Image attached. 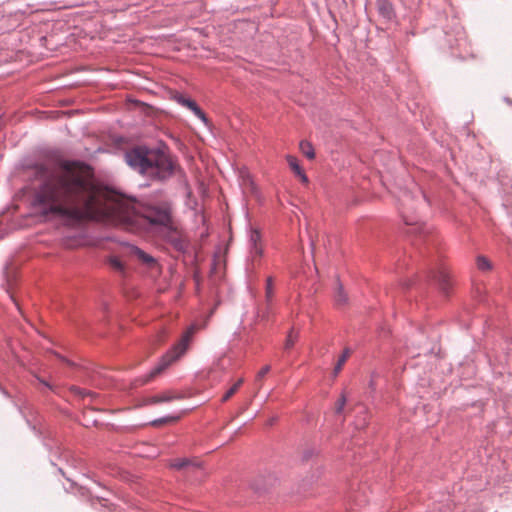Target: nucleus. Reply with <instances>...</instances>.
Returning a JSON list of instances; mask_svg holds the SVG:
<instances>
[{
    "label": "nucleus",
    "instance_id": "nucleus-4",
    "mask_svg": "<svg viewBox=\"0 0 512 512\" xmlns=\"http://www.w3.org/2000/svg\"><path fill=\"white\" fill-rule=\"evenodd\" d=\"M178 103L190 109L198 118H200L203 122L207 123L208 119L205 113L199 108L195 101L185 98L182 95L177 97Z\"/></svg>",
    "mask_w": 512,
    "mask_h": 512
},
{
    "label": "nucleus",
    "instance_id": "nucleus-15",
    "mask_svg": "<svg viewBox=\"0 0 512 512\" xmlns=\"http://www.w3.org/2000/svg\"><path fill=\"white\" fill-rule=\"evenodd\" d=\"M266 299L270 301L274 295L273 278L268 277L266 281Z\"/></svg>",
    "mask_w": 512,
    "mask_h": 512
},
{
    "label": "nucleus",
    "instance_id": "nucleus-11",
    "mask_svg": "<svg viewBox=\"0 0 512 512\" xmlns=\"http://www.w3.org/2000/svg\"><path fill=\"white\" fill-rule=\"evenodd\" d=\"M132 254L147 264L154 262L151 256H149L148 254H146L144 251L137 247L132 248Z\"/></svg>",
    "mask_w": 512,
    "mask_h": 512
},
{
    "label": "nucleus",
    "instance_id": "nucleus-20",
    "mask_svg": "<svg viewBox=\"0 0 512 512\" xmlns=\"http://www.w3.org/2000/svg\"><path fill=\"white\" fill-rule=\"evenodd\" d=\"M383 14H385L387 17H391L392 9L391 6L388 3H383L380 7Z\"/></svg>",
    "mask_w": 512,
    "mask_h": 512
},
{
    "label": "nucleus",
    "instance_id": "nucleus-13",
    "mask_svg": "<svg viewBox=\"0 0 512 512\" xmlns=\"http://www.w3.org/2000/svg\"><path fill=\"white\" fill-rule=\"evenodd\" d=\"M477 268L481 271H488L491 269V263L484 256H479L477 257Z\"/></svg>",
    "mask_w": 512,
    "mask_h": 512
},
{
    "label": "nucleus",
    "instance_id": "nucleus-19",
    "mask_svg": "<svg viewBox=\"0 0 512 512\" xmlns=\"http://www.w3.org/2000/svg\"><path fill=\"white\" fill-rule=\"evenodd\" d=\"M345 403H346V398L342 395L338 399V401L335 403V412L338 414L341 413L343 411Z\"/></svg>",
    "mask_w": 512,
    "mask_h": 512
},
{
    "label": "nucleus",
    "instance_id": "nucleus-12",
    "mask_svg": "<svg viewBox=\"0 0 512 512\" xmlns=\"http://www.w3.org/2000/svg\"><path fill=\"white\" fill-rule=\"evenodd\" d=\"M243 384V379H239L222 397V402L228 401Z\"/></svg>",
    "mask_w": 512,
    "mask_h": 512
},
{
    "label": "nucleus",
    "instance_id": "nucleus-10",
    "mask_svg": "<svg viewBox=\"0 0 512 512\" xmlns=\"http://www.w3.org/2000/svg\"><path fill=\"white\" fill-rule=\"evenodd\" d=\"M350 354H351V351L348 348H346L343 351L342 355L339 357V359L337 361V364H336V366L334 368V374L335 375H337L341 371L343 365L345 364V362L349 358Z\"/></svg>",
    "mask_w": 512,
    "mask_h": 512
},
{
    "label": "nucleus",
    "instance_id": "nucleus-8",
    "mask_svg": "<svg viewBox=\"0 0 512 512\" xmlns=\"http://www.w3.org/2000/svg\"><path fill=\"white\" fill-rule=\"evenodd\" d=\"M434 277L438 281L440 288L444 292H447L450 285L448 272L445 269H441L436 273Z\"/></svg>",
    "mask_w": 512,
    "mask_h": 512
},
{
    "label": "nucleus",
    "instance_id": "nucleus-16",
    "mask_svg": "<svg viewBox=\"0 0 512 512\" xmlns=\"http://www.w3.org/2000/svg\"><path fill=\"white\" fill-rule=\"evenodd\" d=\"M178 419H179V417H174V416L164 417V418H160V419L154 420L152 422V425L153 426H160V425H163V424H166V423L176 422Z\"/></svg>",
    "mask_w": 512,
    "mask_h": 512
},
{
    "label": "nucleus",
    "instance_id": "nucleus-18",
    "mask_svg": "<svg viewBox=\"0 0 512 512\" xmlns=\"http://www.w3.org/2000/svg\"><path fill=\"white\" fill-rule=\"evenodd\" d=\"M188 464H190L189 460H187V459H178V460L173 461L171 463V466L173 468H176V469H182L185 466H187Z\"/></svg>",
    "mask_w": 512,
    "mask_h": 512
},
{
    "label": "nucleus",
    "instance_id": "nucleus-2",
    "mask_svg": "<svg viewBox=\"0 0 512 512\" xmlns=\"http://www.w3.org/2000/svg\"><path fill=\"white\" fill-rule=\"evenodd\" d=\"M126 163L152 179L164 180L173 175L176 164L171 157L159 149L137 146L125 153Z\"/></svg>",
    "mask_w": 512,
    "mask_h": 512
},
{
    "label": "nucleus",
    "instance_id": "nucleus-7",
    "mask_svg": "<svg viewBox=\"0 0 512 512\" xmlns=\"http://www.w3.org/2000/svg\"><path fill=\"white\" fill-rule=\"evenodd\" d=\"M178 398H180V396H178L177 394L170 392V391H166L160 395H156V396L149 398L147 400V403L148 404H158V403H162V402H169V401H172V400L178 399Z\"/></svg>",
    "mask_w": 512,
    "mask_h": 512
},
{
    "label": "nucleus",
    "instance_id": "nucleus-14",
    "mask_svg": "<svg viewBox=\"0 0 512 512\" xmlns=\"http://www.w3.org/2000/svg\"><path fill=\"white\" fill-rule=\"evenodd\" d=\"M298 334L294 332V330H291L289 334L287 335L286 341H285V349L289 350L291 349L295 342L297 341Z\"/></svg>",
    "mask_w": 512,
    "mask_h": 512
},
{
    "label": "nucleus",
    "instance_id": "nucleus-6",
    "mask_svg": "<svg viewBox=\"0 0 512 512\" xmlns=\"http://www.w3.org/2000/svg\"><path fill=\"white\" fill-rule=\"evenodd\" d=\"M286 160L289 164V167L292 169V171L300 177L301 181L303 183H308V178L306 174L304 173L303 169L300 167L298 159L294 156L288 155L286 157Z\"/></svg>",
    "mask_w": 512,
    "mask_h": 512
},
{
    "label": "nucleus",
    "instance_id": "nucleus-17",
    "mask_svg": "<svg viewBox=\"0 0 512 512\" xmlns=\"http://www.w3.org/2000/svg\"><path fill=\"white\" fill-rule=\"evenodd\" d=\"M346 300H347V298L343 292V289H342L341 285H339L337 293H336V302L338 305H343L346 303Z\"/></svg>",
    "mask_w": 512,
    "mask_h": 512
},
{
    "label": "nucleus",
    "instance_id": "nucleus-22",
    "mask_svg": "<svg viewBox=\"0 0 512 512\" xmlns=\"http://www.w3.org/2000/svg\"><path fill=\"white\" fill-rule=\"evenodd\" d=\"M110 264L113 268L118 269V270H121L123 267L121 261L118 258H111Z\"/></svg>",
    "mask_w": 512,
    "mask_h": 512
},
{
    "label": "nucleus",
    "instance_id": "nucleus-9",
    "mask_svg": "<svg viewBox=\"0 0 512 512\" xmlns=\"http://www.w3.org/2000/svg\"><path fill=\"white\" fill-rule=\"evenodd\" d=\"M299 149L308 159L312 160L315 158L314 148L310 142L306 140L301 141L299 144Z\"/></svg>",
    "mask_w": 512,
    "mask_h": 512
},
{
    "label": "nucleus",
    "instance_id": "nucleus-3",
    "mask_svg": "<svg viewBox=\"0 0 512 512\" xmlns=\"http://www.w3.org/2000/svg\"><path fill=\"white\" fill-rule=\"evenodd\" d=\"M196 330L197 327L195 325L190 326L188 330L183 334L180 341L175 344L170 351L162 356L159 363L145 377L137 380V382H139L138 385H144L150 382L163 371H165L173 362L179 359L186 352L191 338Z\"/></svg>",
    "mask_w": 512,
    "mask_h": 512
},
{
    "label": "nucleus",
    "instance_id": "nucleus-21",
    "mask_svg": "<svg viewBox=\"0 0 512 512\" xmlns=\"http://www.w3.org/2000/svg\"><path fill=\"white\" fill-rule=\"evenodd\" d=\"M270 369H271L270 365H265L264 367H262L261 370L257 374V380L262 379L270 371Z\"/></svg>",
    "mask_w": 512,
    "mask_h": 512
},
{
    "label": "nucleus",
    "instance_id": "nucleus-5",
    "mask_svg": "<svg viewBox=\"0 0 512 512\" xmlns=\"http://www.w3.org/2000/svg\"><path fill=\"white\" fill-rule=\"evenodd\" d=\"M260 233L257 230H252L250 234V249L253 256L260 257L262 255V246L260 244Z\"/></svg>",
    "mask_w": 512,
    "mask_h": 512
},
{
    "label": "nucleus",
    "instance_id": "nucleus-1",
    "mask_svg": "<svg viewBox=\"0 0 512 512\" xmlns=\"http://www.w3.org/2000/svg\"><path fill=\"white\" fill-rule=\"evenodd\" d=\"M37 202L43 214L70 221L92 219L132 228L169 226L166 207L142 206L130 198L94 183L92 169L83 163L65 162L39 189Z\"/></svg>",
    "mask_w": 512,
    "mask_h": 512
}]
</instances>
